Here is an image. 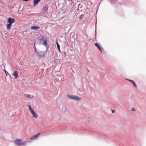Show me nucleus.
<instances>
[{"label":"nucleus","instance_id":"21","mask_svg":"<svg viewBox=\"0 0 146 146\" xmlns=\"http://www.w3.org/2000/svg\"><path fill=\"white\" fill-rule=\"evenodd\" d=\"M112 113H113L114 112V110H112Z\"/></svg>","mask_w":146,"mask_h":146},{"label":"nucleus","instance_id":"18","mask_svg":"<svg viewBox=\"0 0 146 146\" xmlns=\"http://www.w3.org/2000/svg\"><path fill=\"white\" fill-rule=\"evenodd\" d=\"M131 110L132 111H135V108H132L131 109Z\"/></svg>","mask_w":146,"mask_h":146},{"label":"nucleus","instance_id":"6","mask_svg":"<svg viewBox=\"0 0 146 146\" xmlns=\"http://www.w3.org/2000/svg\"><path fill=\"white\" fill-rule=\"evenodd\" d=\"M40 0H34V6H35L36 5H37L40 2Z\"/></svg>","mask_w":146,"mask_h":146},{"label":"nucleus","instance_id":"11","mask_svg":"<svg viewBox=\"0 0 146 146\" xmlns=\"http://www.w3.org/2000/svg\"><path fill=\"white\" fill-rule=\"evenodd\" d=\"M42 44L44 45L45 46H47V43L46 40H44Z\"/></svg>","mask_w":146,"mask_h":146},{"label":"nucleus","instance_id":"10","mask_svg":"<svg viewBox=\"0 0 146 146\" xmlns=\"http://www.w3.org/2000/svg\"><path fill=\"white\" fill-rule=\"evenodd\" d=\"M81 99V98H79L77 96H75L74 97V100L76 101H79Z\"/></svg>","mask_w":146,"mask_h":146},{"label":"nucleus","instance_id":"15","mask_svg":"<svg viewBox=\"0 0 146 146\" xmlns=\"http://www.w3.org/2000/svg\"><path fill=\"white\" fill-rule=\"evenodd\" d=\"M132 83H133V85L136 88L137 87V86L136 85L135 82L134 81Z\"/></svg>","mask_w":146,"mask_h":146},{"label":"nucleus","instance_id":"7","mask_svg":"<svg viewBox=\"0 0 146 146\" xmlns=\"http://www.w3.org/2000/svg\"><path fill=\"white\" fill-rule=\"evenodd\" d=\"M24 96L25 97H26L28 98H32L34 97L33 96L31 95L30 94H25Z\"/></svg>","mask_w":146,"mask_h":146},{"label":"nucleus","instance_id":"3","mask_svg":"<svg viewBox=\"0 0 146 146\" xmlns=\"http://www.w3.org/2000/svg\"><path fill=\"white\" fill-rule=\"evenodd\" d=\"M15 21V20L13 18L11 19V18H9L7 20V22L9 24L12 25V24Z\"/></svg>","mask_w":146,"mask_h":146},{"label":"nucleus","instance_id":"14","mask_svg":"<svg viewBox=\"0 0 146 146\" xmlns=\"http://www.w3.org/2000/svg\"><path fill=\"white\" fill-rule=\"evenodd\" d=\"M74 96H71L69 95L68 96V97L69 98L72 99H74Z\"/></svg>","mask_w":146,"mask_h":146},{"label":"nucleus","instance_id":"12","mask_svg":"<svg viewBox=\"0 0 146 146\" xmlns=\"http://www.w3.org/2000/svg\"><path fill=\"white\" fill-rule=\"evenodd\" d=\"M95 45L97 46V47L98 48L100 49V51L102 52V50H101V48L100 46L98 45V44L97 43H95Z\"/></svg>","mask_w":146,"mask_h":146},{"label":"nucleus","instance_id":"17","mask_svg":"<svg viewBox=\"0 0 146 146\" xmlns=\"http://www.w3.org/2000/svg\"><path fill=\"white\" fill-rule=\"evenodd\" d=\"M48 9L47 7H44L43 8V9L44 10L46 9V10H47V9Z\"/></svg>","mask_w":146,"mask_h":146},{"label":"nucleus","instance_id":"2","mask_svg":"<svg viewBox=\"0 0 146 146\" xmlns=\"http://www.w3.org/2000/svg\"><path fill=\"white\" fill-rule=\"evenodd\" d=\"M15 144L18 146H20V145H23L25 144V143L23 142L21 139H17L15 141Z\"/></svg>","mask_w":146,"mask_h":146},{"label":"nucleus","instance_id":"13","mask_svg":"<svg viewBox=\"0 0 146 146\" xmlns=\"http://www.w3.org/2000/svg\"><path fill=\"white\" fill-rule=\"evenodd\" d=\"M56 44H57V47L58 48V50H59V51H60V45L58 44V42L57 41L56 42Z\"/></svg>","mask_w":146,"mask_h":146},{"label":"nucleus","instance_id":"16","mask_svg":"<svg viewBox=\"0 0 146 146\" xmlns=\"http://www.w3.org/2000/svg\"><path fill=\"white\" fill-rule=\"evenodd\" d=\"M4 71L5 72L6 75L7 76V74H9L8 72H7L5 69L4 70Z\"/></svg>","mask_w":146,"mask_h":146},{"label":"nucleus","instance_id":"8","mask_svg":"<svg viewBox=\"0 0 146 146\" xmlns=\"http://www.w3.org/2000/svg\"><path fill=\"white\" fill-rule=\"evenodd\" d=\"M40 28V27H36L35 26H33V27H31V28L32 29H39Z\"/></svg>","mask_w":146,"mask_h":146},{"label":"nucleus","instance_id":"5","mask_svg":"<svg viewBox=\"0 0 146 146\" xmlns=\"http://www.w3.org/2000/svg\"><path fill=\"white\" fill-rule=\"evenodd\" d=\"M40 133H39L36 134V135L34 136L33 137H32L31 139L30 140H35L38 137L40 134Z\"/></svg>","mask_w":146,"mask_h":146},{"label":"nucleus","instance_id":"19","mask_svg":"<svg viewBox=\"0 0 146 146\" xmlns=\"http://www.w3.org/2000/svg\"><path fill=\"white\" fill-rule=\"evenodd\" d=\"M129 80V81H130V82H131L132 83L134 81L133 80Z\"/></svg>","mask_w":146,"mask_h":146},{"label":"nucleus","instance_id":"9","mask_svg":"<svg viewBox=\"0 0 146 146\" xmlns=\"http://www.w3.org/2000/svg\"><path fill=\"white\" fill-rule=\"evenodd\" d=\"M11 24L9 23L7 25V29L9 30H10L11 29Z\"/></svg>","mask_w":146,"mask_h":146},{"label":"nucleus","instance_id":"4","mask_svg":"<svg viewBox=\"0 0 146 146\" xmlns=\"http://www.w3.org/2000/svg\"><path fill=\"white\" fill-rule=\"evenodd\" d=\"M12 75L14 76L15 78L17 79L18 77V74L17 71L16 70H15L13 73Z\"/></svg>","mask_w":146,"mask_h":146},{"label":"nucleus","instance_id":"1","mask_svg":"<svg viewBox=\"0 0 146 146\" xmlns=\"http://www.w3.org/2000/svg\"><path fill=\"white\" fill-rule=\"evenodd\" d=\"M29 111L32 114V116L35 118H37L38 117V115L34 111L30 105L28 106Z\"/></svg>","mask_w":146,"mask_h":146},{"label":"nucleus","instance_id":"20","mask_svg":"<svg viewBox=\"0 0 146 146\" xmlns=\"http://www.w3.org/2000/svg\"><path fill=\"white\" fill-rule=\"evenodd\" d=\"M101 50H102V52H102V51H104V50L103 49V48H101Z\"/></svg>","mask_w":146,"mask_h":146}]
</instances>
